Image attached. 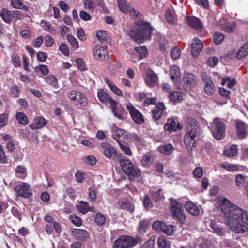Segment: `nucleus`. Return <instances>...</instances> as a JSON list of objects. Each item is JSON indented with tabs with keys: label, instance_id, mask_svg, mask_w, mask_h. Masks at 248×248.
<instances>
[{
	"label": "nucleus",
	"instance_id": "obj_39",
	"mask_svg": "<svg viewBox=\"0 0 248 248\" xmlns=\"http://www.w3.org/2000/svg\"><path fill=\"white\" fill-rule=\"evenodd\" d=\"M130 181H140L141 171H124Z\"/></svg>",
	"mask_w": 248,
	"mask_h": 248
},
{
	"label": "nucleus",
	"instance_id": "obj_59",
	"mask_svg": "<svg viewBox=\"0 0 248 248\" xmlns=\"http://www.w3.org/2000/svg\"><path fill=\"white\" fill-rule=\"evenodd\" d=\"M96 37L100 41H104L107 40V32L105 31L99 30L96 32Z\"/></svg>",
	"mask_w": 248,
	"mask_h": 248
},
{
	"label": "nucleus",
	"instance_id": "obj_12",
	"mask_svg": "<svg viewBox=\"0 0 248 248\" xmlns=\"http://www.w3.org/2000/svg\"><path fill=\"white\" fill-rule=\"evenodd\" d=\"M15 190L18 196L24 198H28L32 194L31 187L26 183H22L15 187Z\"/></svg>",
	"mask_w": 248,
	"mask_h": 248
},
{
	"label": "nucleus",
	"instance_id": "obj_33",
	"mask_svg": "<svg viewBox=\"0 0 248 248\" xmlns=\"http://www.w3.org/2000/svg\"><path fill=\"white\" fill-rule=\"evenodd\" d=\"M40 25L44 30L46 31L51 34H55L57 33V30L49 22L42 20Z\"/></svg>",
	"mask_w": 248,
	"mask_h": 248
},
{
	"label": "nucleus",
	"instance_id": "obj_36",
	"mask_svg": "<svg viewBox=\"0 0 248 248\" xmlns=\"http://www.w3.org/2000/svg\"><path fill=\"white\" fill-rule=\"evenodd\" d=\"M237 153V147L235 144L232 145L230 148L224 150L223 154L227 157H232L236 155Z\"/></svg>",
	"mask_w": 248,
	"mask_h": 248
},
{
	"label": "nucleus",
	"instance_id": "obj_42",
	"mask_svg": "<svg viewBox=\"0 0 248 248\" xmlns=\"http://www.w3.org/2000/svg\"><path fill=\"white\" fill-rule=\"evenodd\" d=\"M16 118L18 122L23 125H27L28 124V117L22 112H17Z\"/></svg>",
	"mask_w": 248,
	"mask_h": 248
},
{
	"label": "nucleus",
	"instance_id": "obj_45",
	"mask_svg": "<svg viewBox=\"0 0 248 248\" xmlns=\"http://www.w3.org/2000/svg\"><path fill=\"white\" fill-rule=\"evenodd\" d=\"M78 211L82 214H85L89 211V205L87 202L80 201L78 204Z\"/></svg>",
	"mask_w": 248,
	"mask_h": 248
},
{
	"label": "nucleus",
	"instance_id": "obj_1",
	"mask_svg": "<svg viewBox=\"0 0 248 248\" xmlns=\"http://www.w3.org/2000/svg\"><path fill=\"white\" fill-rule=\"evenodd\" d=\"M219 203L225 224L232 232L236 233L248 232V216L245 211L226 198L221 199Z\"/></svg>",
	"mask_w": 248,
	"mask_h": 248
},
{
	"label": "nucleus",
	"instance_id": "obj_40",
	"mask_svg": "<svg viewBox=\"0 0 248 248\" xmlns=\"http://www.w3.org/2000/svg\"><path fill=\"white\" fill-rule=\"evenodd\" d=\"M11 3L14 8L23 9L25 11L28 10V7L25 5L20 0H11Z\"/></svg>",
	"mask_w": 248,
	"mask_h": 248
},
{
	"label": "nucleus",
	"instance_id": "obj_26",
	"mask_svg": "<svg viewBox=\"0 0 248 248\" xmlns=\"http://www.w3.org/2000/svg\"><path fill=\"white\" fill-rule=\"evenodd\" d=\"M186 210L191 215L196 216L199 214L200 211L198 207L190 201H187L185 204Z\"/></svg>",
	"mask_w": 248,
	"mask_h": 248
},
{
	"label": "nucleus",
	"instance_id": "obj_17",
	"mask_svg": "<svg viewBox=\"0 0 248 248\" xmlns=\"http://www.w3.org/2000/svg\"><path fill=\"white\" fill-rule=\"evenodd\" d=\"M110 107L115 117L120 120L124 118V111L122 107L116 100H111Z\"/></svg>",
	"mask_w": 248,
	"mask_h": 248
},
{
	"label": "nucleus",
	"instance_id": "obj_51",
	"mask_svg": "<svg viewBox=\"0 0 248 248\" xmlns=\"http://www.w3.org/2000/svg\"><path fill=\"white\" fill-rule=\"evenodd\" d=\"M94 219L95 223L98 226H102L106 221L105 217L100 213L96 214Z\"/></svg>",
	"mask_w": 248,
	"mask_h": 248
},
{
	"label": "nucleus",
	"instance_id": "obj_24",
	"mask_svg": "<svg viewBox=\"0 0 248 248\" xmlns=\"http://www.w3.org/2000/svg\"><path fill=\"white\" fill-rule=\"evenodd\" d=\"M47 121L43 117H37L34 120L33 122L30 124V127L32 130L40 129L47 124Z\"/></svg>",
	"mask_w": 248,
	"mask_h": 248
},
{
	"label": "nucleus",
	"instance_id": "obj_20",
	"mask_svg": "<svg viewBox=\"0 0 248 248\" xmlns=\"http://www.w3.org/2000/svg\"><path fill=\"white\" fill-rule=\"evenodd\" d=\"M164 128L165 130H168L170 132L176 131L179 128V122L177 119L174 118H169L167 122L164 124Z\"/></svg>",
	"mask_w": 248,
	"mask_h": 248
},
{
	"label": "nucleus",
	"instance_id": "obj_34",
	"mask_svg": "<svg viewBox=\"0 0 248 248\" xmlns=\"http://www.w3.org/2000/svg\"><path fill=\"white\" fill-rule=\"evenodd\" d=\"M3 20L7 23H10L12 20L11 12L6 9H2L0 13Z\"/></svg>",
	"mask_w": 248,
	"mask_h": 248
},
{
	"label": "nucleus",
	"instance_id": "obj_50",
	"mask_svg": "<svg viewBox=\"0 0 248 248\" xmlns=\"http://www.w3.org/2000/svg\"><path fill=\"white\" fill-rule=\"evenodd\" d=\"M152 162V158L150 154H146L142 156L141 160L142 165L145 167H148Z\"/></svg>",
	"mask_w": 248,
	"mask_h": 248
},
{
	"label": "nucleus",
	"instance_id": "obj_18",
	"mask_svg": "<svg viewBox=\"0 0 248 248\" xmlns=\"http://www.w3.org/2000/svg\"><path fill=\"white\" fill-rule=\"evenodd\" d=\"M202 47V41L197 38H193L191 43V54L192 56L194 58L197 57Z\"/></svg>",
	"mask_w": 248,
	"mask_h": 248
},
{
	"label": "nucleus",
	"instance_id": "obj_6",
	"mask_svg": "<svg viewBox=\"0 0 248 248\" xmlns=\"http://www.w3.org/2000/svg\"><path fill=\"white\" fill-rule=\"evenodd\" d=\"M68 97L73 104L85 107L88 105V99L85 94L76 90H71L68 92Z\"/></svg>",
	"mask_w": 248,
	"mask_h": 248
},
{
	"label": "nucleus",
	"instance_id": "obj_58",
	"mask_svg": "<svg viewBox=\"0 0 248 248\" xmlns=\"http://www.w3.org/2000/svg\"><path fill=\"white\" fill-rule=\"evenodd\" d=\"M35 71L37 72H41L43 75H46L49 72V69L46 65L42 64L36 67Z\"/></svg>",
	"mask_w": 248,
	"mask_h": 248
},
{
	"label": "nucleus",
	"instance_id": "obj_3",
	"mask_svg": "<svg viewBox=\"0 0 248 248\" xmlns=\"http://www.w3.org/2000/svg\"><path fill=\"white\" fill-rule=\"evenodd\" d=\"M186 129V132L184 138V142L186 146L192 149V147H195L196 141L199 140L196 120L193 118H188L187 120Z\"/></svg>",
	"mask_w": 248,
	"mask_h": 248
},
{
	"label": "nucleus",
	"instance_id": "obj_27",
	"mask_svg": "<svg viewBox=\"0 0 248 248\" xmlns=\"http://www.w3.org/2000/svg\"><path fill=\"white\" fill-rule=\"evenodd\" d=\"M158 151L164 155H170L174 150L173 146L170 143L164 144L158 147Z\"/></svg>",
	"mask_w": 248,
	"mask_h": 248
},
{
	"label": "nucleus",
	"instance_id": "obj_19",
	"mask_svg": "<svg viewBox=\"0 0 248 248\" xmlns=\"http://www.w3.org/2000/svg\"><path fill=\"white\" fill-rule=\"evenodd\" d=\"M186 21L190 27L198 31H201L203 28L202 21L197 17L192 16H187Z\"/></svg>",
	"mask_w": 248,
	"mask_h": 248
},
{
	"label": "nucleus",
	"instance_id": "obj_7",
	"mask_svg": "<svg viewBox=\"0 0 248 248\" xmlns=\"http://www.w3.org/2000/svg\"><path fill=\"white\" fill-rule=\"evenodd\" d=\"M170 208L173 217L178 220L181 223H183L186 219V216L182 208V204L176 200H172Z\"/></svg>",
	"mask_w": 248,
	"mask_h": 248
},
{
	"label": "nucleus",
	"instance_id": "obj_55",
	"mask_svg": "<svg viewBox=\"0 0 248 248\" xmlns=\"http://www.w3.org/2000/svg\"><path fill=\"white\" fill-rule=\"evenodd\" d=\"M11 60L15 67H19L21 65V62L16 53H14L12 54Z\"/></svg>",
	"mask_w": 248,
	"mask_h": 248
},
{
	"label": "nucleus",
	"instance_id": "obj_23",
	"mask_svg": "<svg viewBox=\"0 0 248 248\" xmlns=\"http://www.w3.org/2000/svg\"><path fill=\"white\" fill-rule=\"evenodd\" d=\"M72 235L77 239L83 241L89 236L88 232L84 229H74L72 231Z\"/></svg>",
	"mask_w": 248,
	"mask_h": 248
},
{
	"label": "nucleus",
	"instance_id": "obj_21",
	"mask_svg": "<svg viewBox=\"0 0 248 248\" xmlns=\"http://www.w3.org/2000/svg\"><path fill=\"white\" fill-rule=\"evenodd\" d=\"M165 109L164 103L160 102L157 104L152 111L153 119L155 121L159 120Z\"/></svg>",
	"mask_w": 248,
	"mask_h": 248
},
{
	"label": "nucleus",
	"instance_id": "obj_14",
	"mask_svg": "<svg viewBox=\"0 0 248 248\" xmlns=\"http://www.w3.org/2000/svg\"><path fill=\"white\" fill-rule=\"evenodd\" d=\"M100 150L108 158H111L116 155V150L114 147L108 142H104L100 145Z\"/></svg>",
	"mask_w": 248,
	"mask_h": 248
},
{
	"label": "nucleus",
	"instance_id": "obj_25",
	"mask_svg": "<svg viewBox=\"0 0 248 248\" xmlns=\"http://www.w3.org/2000/svg\"><path fill=\"white\" fill-rule=\"evenodd\" d=\"M119 164L122 167V170H136L131 161L124 157L119 160Z\"/></svg>",
	"mask_w": 248,
	"mask_h": 248
},
{
	"label": "nucleus",
	"instance_id": "obj_29",
	"mask_svg": "<svg viewBox=\"0 0 248 248\" xmlns=\"http://www.w3.org/2000/svg\"><path fill=\"white\" fill-rule=\"evenodd\" d=\"M97 96L99 101L103 104L109 103V105H110L111 100H114L107 93L102 89L98 91Z\"/></svg>",
	"mask_w": 248,
	"mask_h": 248
},
{
	"label": "nucleus",
	"instance_id": "obj_54",
	"mask_svg": "<svg viewBox=\"0 0 248 248\" xmlns=\"http://www.w3.org/2000/svg\"><path fill=\"white\" fill-rule=\"evenodd\" d=\"M67 38L68 42L72 46L75 48L78 49L79 47V45L77 39L72 35L68 34Z\"/></svg>",
	"mask_w": 248,
	"mask_h": 248
},
{
	"label": "nucleus",
	"instance_id": "obj_64",
	"mask_svg": "<svg viewBox=\"0 0 248 248\" xmlns=\"http://www.w3.org/2000/svg\"><path fill=\"white\" fill-rule=\"evenodd\" d=\"M96 189L95 187H90L89 188V198L92 202H93L96 198Z\"/></svg>",
	"mask_w": 248,
	"mask_h": 248
},
{
	"label": "nucleus",
	"instance_id": "obj_44",
	"mask_svg": "<svg viewBox=\"0 0 248 248\" xmlns=\"http://www.w3.org/2000/svg\"><path fill=\"white\" fill-rule=\"evenodd\" d=\"M175 227L171 225H166L164 223L162 232H164L166 234L171 236L174 234V228Z\"/></svg>",
	"mask_w": 248,
	"mask_h": 248
},
{
	"label": "nucleus",
	"instance_id": "obj_46",
	"mask_svg": "<svg viewBox=\"0 0 248 248\" xmlns=\"http://www.w3.org/2000/svg\"><path fill=\"white\" fill-rule=\"evenodd\" d=\"M83 4L85 8L93 11L96 7V3L94 0H84Z\"/></svg>",
	"mask_w": 248,
	"mask_h": 248
},
{
	"label": "nucleus",
	"instance_id": "obj_8",
	"mask_svg": "<svg viewBox=\"0 0 248 248\" xmlns=\"http://www.w3.org/2000/svg\"><path fill=\"white\" fill-rule=\"evenodd\" d=\"M112 136L119 144L122 142H128L131 140L132 135L123 129L113 125L112 127Z\"/></svg>",
	"mask_w": 248,
	"mask_h": 248
},
{
	"label": "nucleus",
	"instance_id": "obj_41",
	"mask_svg": "<svg viewBox=\"0 0 248 248\" xmlns=\"http://www.w3.org/2000/svg\"><path fill=\"white\" fill-rule=\"evenodd\" d=\"M44 78L45 81L51 86L56 88H58V81L54 76L51 75Z\"/></svg>",
	"mask_w": 248,
	"mask_h": 248
},
{
	"label": "nucleus",
	"instance_id": "obj_32",
	"mask_svg": "<svg viewBox=\"0 0 248 248\" xmlns=\"http://www.w3.org/2000/svg\"><path fill=\"white\" fill-rule=\"evenodd\" d=\"M158 246L161 248H170L171 242L164 236H160L157 239Z\"/></svg>",
	"mask_w": 248,
	"mask_h": 248
},
{
	"label": "nucleus",
	"instance_id": "obj_56",
	"mask_svg": "<svg viewBox=\"0 0 248 248\" xmlns=\"http://www.w3.org/2000/svg\"><path fill=\"white\" fill-rule=\"evenodd\" d=\"M151 196L153 199L156 201H159L163 197V193L161 189H158L156 191H154L151 193Z\"/></svg>",
	"mask_w": 248,
	"mask_h": 248
},
{
	"label": "nucleus",
	"instance_id": "obj_53",
	"mask_svg": "<svg viewBox=\"0 0 248 248\" xmlns=\"http://www.w3.org/2000/svg\"><path fill=\"white\" fill-rule=\"evenodd\" d=\"M224 39V35L220 32H216L214 35L213 40L216 45H219Z\"/></svg>",
	"mask_w": 248,
	"mask_h": 248
},
{
	"label": "nucleus",
	"instance_id": "obj_10",
	"mask_svg": "<svg viewBox=\"0 0 248 248\" xmlns=\"http://www.w3.org/2000/svg\"><path fill=\"white\" fill-rule=\"evenodd\" d=\"M93 55L95 59L99 61H106L109 58V55L106 48L102 45H95L93 48Z\"/></svg>",
	"mask_w": 248,
	"mask_h": 248
},
{
	"label": "nucleus",
	"instance_id": "obj_48",
	"mask_svg": "<svg viewBox=\"0 0 248 248\" xmlns=\"http://www.w3.org/2000/svg\"><path fill=\"white\" fill-rule=\"evenodd\" d=\"M236 81L234 79H230L229 78H223L222 80L221 84L224 85L226 84L228 88L231 89L236 84Z\"/></svg>",
	"mask_w": 248,
	"mask_h": 248
},
{
	"label": "nucleus",
	"instance_id": "obj_22",
	"mask_svg": "<svg viewBox=\"0 0 248 248\" xmlns=\"http://www.w3.org/2000/svg\"><path fill=\"white\" fill-rule=\"evenodd\" d=\"M158 80L157 75L153 71H148L145 78L146 84L149 87H154Z\"/></svg>",
	"mask_w": 248,
	"mask_h": 248
},
{
	"label": "nucleus",
	"instance_id": "obj_11",
	"mask_svg": "<svg viewBox=\"0 0 248 248\" xmlns=\"http://www.w3.org/2000/svg\"><path fill=\"white\" fill-rule=\"evenodd\" d=\"M126 108L135 123L138 124L144 123V120L142 114L138 110L136 109L132 104H127Z\"/></svg>",
	"mask_w": 248,
	"mask_h": 248
},
{
	"label": "nucleus",
	"instance_id": "obj_35",
	"mask_svg": "<svg viewBox=\"0 0 248 248\" xmlns=\"http://www.w3.org/2000/svg\"><path fill=\"white\" fill-rule=\"evenodd\" d=\"M248 55V42L245 43L238 50L237 53V58L241 60Z\"/></svg>",
	"mask_w": 248,
	"mask_h": 248
},
{
	"label": "nucleus",
	"instance_id": "obj_28",
	"mask_svg": "<svg viewBox=\"0 0 248 248\" xmlns=\"http://www.w3.org/2000/svg\"><path fill=\"white\" fill-rule=\"evenodd\" d=\"M170 77L173 82L176 83L179 80L180 77V70L176 65H172L170 67Z\"/></svg>",
	"mask_w": 248,
	"mask_h": 248
},
{
	"label": "nucleus",
	"instance_id": "obj_37",
	"mask_svg": "<svg viewBox=\"0 0 248 248\" xmlns=\"http://www.w3.org/2000/svg\"><path fill=\"white\" fill-rule=\"evenodd\" d=\"M134 49L139 54L138 60L145 58L147 55V49L145 46H136L134 47Z\"/></svg>",
	"mask_w": 248,
	"mask_h": 248
},
{
	"label": "nucleus",
	"instance_id": "obj_38",
	"mask_svg": "<svg viewBox=\"0 0 248 248\" xmlns=\"http://www.w3.org/2000/svg\"><path fill=\"white\" fill-rule=\"evenodd\" d=\"M105 82L108 84L109 86L110 89L116 95L119 96H122V91L118 88L113 82L110 81L109 80L107 79L105 80Z\"/></svg>",
	"mask_w": 248,
	"mask_h": 248
},
{
	"label": "nucleus",
	"instance_id": "obj_2",
	"mask_svg": "<svg viewBox=\"0 0 248 248\" xmlns=\"http://www.w3.org/2000/svg\"><path fill=\"white\" fill-rule=\"evenodd\" d=\"M153 31V28L148 22L138 20L135 22L131 28L130 36L136 42L141 43L150 38Z\"/></svg>",
	"mask_w": 248,
	"mask_h": 248
},
{
	"label": "nucleus",
	"instance_id": "obj_30",
	"mask_svg": "<svg viewBox=\"0 0 248 248\" xmlns=\"http://www.w3.org/2000/svg\"><path fill=\"white\" fill-rule=\"evenodd\" d=\"M209 226L216 234L221 236H224L226 234L225 230L217 223L211 221Z\"/></svg>",
	"mask_w": 248,
	"mask_h": 248
},
{
	"label": "nucleus",
	"instance_id": "obj_15",
	"mask_svg": "<svg viewBox=\"0 0 248 248\" xmlns=\"http://www.w3.org/2000/svg\"><path fill=\"white\" fill-rule=\"evenodd\" d=\"M203 85H204V91L205 93L209 96L213 95L216 91L214 83L212 80L204 76L202 78Z\"/></svg>",
	"mask_w": 248,
	"mask_h": 248
},
{
	"label": "nucleus",
	"instance_id": "obj_13",
	"mask_svg": "<svg viewBox=\"0 0 248 248\" xmlns=\"http://www.w3.org/2000/svg\"><path fill=\"white\" fill-rule=\"evenodd\" d=\"M184 87L186 90L194 88L197 83L195 76L189 72L185 73L183 76Z\"/></svg>",
	"mask_w": 248,
	"mask_h": 248
},
{
	"label": "nucleus",
	"instance_id": "obj_52",
	"mask_svg": "<svg viewBox=\"0 0 248 248\" xmlns=\"http://www.w3.org/2000/svg\"><path fill=\"white\" fill-rule=\"evenodd\" d=\"M220 166L221 169L226 170H227L234 171L239 170V168L237 167V166L235 165L230 164L226 162L222 163L220 165Z\"/></svg>",
	"mask_w": 248,
	"mask_h": 248
},
{
	"label": "nucleus",
	"instance_id": "obj_43",
	"mask_svg": "<svg viewBox=\"0 0 248 248\" xmlns=\"http://www.w3.org/2000/svg\"><path fill=\"white\" fill-rule=\"evenodd\" d=\"M170 99L173 102L179 103L182 100L181 94L178 92H172L169 95Z\"/></svg>",
	"mask_w": 248,
	"mask_h": 248
},
{
	"label": "nucleus",
	"instance_id": "obj_31",
	"mask_svg": "<svg viewBox=\"0 0 248 248\" xmlns=\"http://www.w3.org/2000/svg\"><path fill=\"white\" fill-rule=\"evenodd\" d=\"M118 204L122 209L127 210L131 212L134 211L133 204L126 199H122L120 200L118 202Z\"/></svg>",
	"mask_w": 248,
	"mask_h": 248
},
{
	"label": "nucleus",
	"instance_id": "obj_57",
	"mask_svg": "<svg viewBox=\"0 0 248 248\" xmlns=\"http://www.w3.org/2000/svg\"><path fill=\"white\" fill-rule=\"evenodd\" d=\"M83 160L86 164L92 166L95 165L96 163V159L93 155L85 156L83 158Z\"/></svg>",
	"mask_w": 248,
	"mask_h": 248
},
{
	"label": "nucleus",
	"instance_id": "obj_60",
	"mask_svg": "<svg viewBox=\"0 0 248 248\" xmlns=\"http://www.w3.org/2000/svg\"><path fill=\"white\" fill-rule=\"evenodd\" d=\"M10 93L12 97L17 98L19 96V91L18 86L14 84L10 89Z\"/></svg>",
	"mask_w": 248,
	"mask_h": 248
},
{
	"label": "nucleus",
	"instance_id": "obj_47",
	"mask_svg": "<svg viewBox=\"0 0 248 248\" xmlns=\"http://www.w3.org/2000/svg\"><path fill=\"white\" fill-rule=\"evenodd\" d=\"M155 237L152 235L148 241L142 245V248H153L155 245Z\"/></svg>",
	"mask_w": 248,
	"mask_h": 248
},
{
	"label": "nucleus",
	"instance_id": "obj_9",
	"mask_svg": "<svg viewBox=\"0 0 248 248\" xmlns=\"http://www.w3.org/2000/svg\"><path fill=\"white\" fill-rule=\"evenodd\" d=\"M120 10L124 13H129L131 16L138 17L140 15L139 12L136 11L133 6L126 0H117Z\"/></svg>",
	"mask_w": 248,
	"mask_h": 248
},
{
	"label": "nucleus",
	"instance_id": "obj_49",
	"mask_svg": "<svg viewBox=\"0 0 248 248\" xmlns=\"http://www.w3.org/2000/svg\"><path fill=\"white\" fill-rule=\"evenodd\" d=\"M222 28L227 32H232L235 29V24L233 22H228L223 25Z\"/></svg>",
	"mask_w": 248,
	"mask_h": 248
},
{
	"label": "nucleus",
	"instance_id": "obj_16",
	"mask_svg": "<svg viewBox=\"0 0 248 248\" xmlns=\"http://www.w3.org/2000/svg\"><path fill=\"white\" fill-rule=\"evenodd\" d=\"M236 127V134L239 138L243 139L248 134V127L247 125L242 121H237L235 123Z\"/></svg>",
	"mask_w": 248,
	"mask_h": 248
},
{
	"label": "nucleus",
	"instance_id": "obj_5",
	"mask_svg": "<svg viewBox=\"0 0 248 248\" xmlns=\"http://www.w3.org/2000/svg\"><path fill=\"white\" fill-rule=\"evenodd\" d=\"M138 244L133 237L128 235H122L116 239L112 248H132Z\"/></svg>",
	"mask_w": 248,
	"mask_h": 248
},
{
	"label": "nucleus",
	"instance_id": "obj_62",
	"mask_svg": "<svg viewBox=\"0 0 248 248\" xmlns=\"http://www.w3.org/2000/svg\"><path fill=\"white\" fill-rule=\"evenodd\" d=\"M8 114L6 113L0 114V127L5 126L8 122Z\"/></svg>",
	"mask_w": 248,
	"mask_h": 248
},
{
	"label": "nucleus",
	"instance_id": "obj_61",
	"mask_svg": "<svg viewBox=\"0 0 248 248\" xmlns=\"http://www.w3.org/2000/svg\"><path fill=\"white\" fill-rule=\"evenodd\" d=\"M72 222L77 226H80L82 225V221L78 216L73 214L70 216Z\"/></svg>",
	"mask_w": 248,
	"mask_h": 248
},
{
	"label": "nucleus",
	"instance_id": "obj_4",
	"mask_svg": "<svg viewBox=\"0 0 248 248\" xmlns=\"http://www.w3.org/2000/svg\"><path fill=\"white\" fill-rule=\"evenodd\" d=\"M210 130L214 138L220 140L225 137L226 125L219 118H215L210 124Z\"/></svg>",
	"mask_w": 248,
	"mask_h": 248
},
{
	"label": "nucleus",
	"instance_id": "obj_63",
	"mask_svg": "<svg viewBox=\"0 0 248 248\" xmlns=\"http://www.w3.org/2000/svg\"><path fill=\"white\" fill-rule=\"evenodd\" d=\"M164 223L162 221H155L152 224V228L153 230L160 232L162 231Z\"/></svg>",
	"mask_w": 248,
	"mask_h": 248
}]
</instances>
